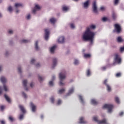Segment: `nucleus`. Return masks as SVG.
I'll return each instance as SVG.
<instances>
[{
    "instance_id": "1",
    "label": "nucleus",
    "mask_w": 124,
    "mask_h": 124,
    "mask_svg": "<svg viewBox=\"0 0 124 124\" xmlns=\"http://www.w3.org/2000/svg\"><path fill=\"white\" fill-rule=\"evenodd\" d=\"M91 29H95V26L91 25L90 28H88L85 32L83 34L82 39L84 41H90L91 43L93 42V38H94V35L95 33L94 32L91 31Z\"/></svg>"
},
{
    "instance_id": "2",
    "label": "nucleus",
    "mask_w": 124,
    "mask_h": 124,
    "mask_svg": "<svg viewBox=\"0 0 124 124\" xmlns=\"http://www.w3.org/2000/svg\"><path fill=\"white\" fill-rule=\"evenodd\" d=\"M66 72H62L59 74V78L60 80L59 85L60 86H63V85H64V83H63L62 82H63V80L65 79V78H66Z\"/></svg>"
},
{
    "instance_id": "3",
    "label": "nucleus",
    "mask_w": 124,
    "mask_h": 124,
    "mask_svg": "<svg viewBox=\"0 0 124 124\" xmlns=\"http://www.w3.org/2000/svg\"><path fill=\"white\" fill-rule=\"evenodd\" d=\"M93 120L94 122L97 123L98 124H109V123H107V120L106 119H104L102 120L99 121L96 116H94L93 117Z\"/></svg>"
},
{
    "instance_id": "4",
    "label": "nucleus",
    "mask_w": 124,
    "mask_h": 124,
    "mask_svg": "<svg viewBox=\"0 0 124 124\" xmlns=\"http://www.w3.org/2000/svg\"><path fill=\"white\" fill-rule=\"evenodd\" d=\"M114 60L115 62L117 63L120 64L122 63V58H121V56L118 53H116L114 55Z\"/></svg>"
},
{
    "instance_id": "5",
    "label": "nucleus",
    "mask_w": 124,
    "mask_h": 124,
    "mask_svg": "<svg viewBox=\"0 0 124 124\" xmlns=\"http://www.w3.org/2000/svg\"><path fill=\"white\" fill-rule=\"evenodd\" d=\"M103 108H107L108 110V113H111L112 110L113 109V108H114V106L113 105H110V104H105L103 107Z\"/></svg>"
},
{
    "instance_id": "6",
    "label": "nucleus",
    "mask_w": 124,
    "mask_h": 124,
    "mask_svg": "<svg viewBox=\"0 0 124 124\" xmlns=\"http://www.w3.org/2000/svg\"><path fill=\"white\" fill-rule=\"evenodd\" d=\"M115 29L113 30L114 32H117L119 33L122 31V29L121 28V26L118 24H115L114 25Z\"/></svg>"
},
{
    "instance_id": "7",
    "label": "nucleus",
    "mask_w": 124,
    "mask_h": 124,
    "mask_svg": "<svg viewBox=\"0 0 124 124\" xmlns=\"http://www.w3.org/2000/svg\"><path fill=\"white\" fill-rule=\"evenodd\" d=\"M93 12L94 13H97V7L96 6V2L94 1L93 5Z\"/></svg>"
},
{
    "instance_id": "8",
    "label": "nucleus",
    "mask_w": 124,
    "mask_h": 124,
    "mask_svg": "<svg viewBox=\"0 0 124 124\" xmlns=\"http://www.w3.org/2000/svg\"><path fill=\"white\" fill-rule=\"evenodd\" d=\"M45 40H47L49 36V30L48 29H46L45 30Z\"/></svg>"
},
{
    "instance_id": "9",
    "label": "nucleus",
    "mask_w": 124,
    "mask_h": 124,
    "mask_svg": "<svg viewBox=\"0 0 124 124\" xmlns=\"http://www.w3.org/2000/svg\"><path fill=\"white\" fill-rule=\"evenodd\" d=\"M65 42V38L63 36H61L58 40V42L61 44L64 43Z\"/></svg>"
},
{
    "instance_id": "10",
    "label": "nucleus",
    "mask_w": 124,
    "mask_h": 124,
    "mask_svg": "<svg viewBox=\"0 0 124 124\" xmlns=\"http://www.w3.org/2000/svg\"><path fill=\"white\" fill-rule=\"evenodd\" d=\"M27 83H28V81L27 80H23V86L25 87V89L26 91H28V88L27 87Z\"/></svg>"
},
{
    "instance_id": "11",
    "label": "nucleus",
    "mask_w": 124,
    "mask_h": 124,
    "mask_svg": "<svg viewBox=\"0 0 124 124\" xmlns=\"http://www.w3.org/2000/svg\"><path fill=\"white\" fill-rule=\"evenodd\" d=\"M57 62H58L57 59H56V58H54L53 59V65L52 66V68H55V67L57 64Z\"/></svg>"
},
{
    "instance_id": "12",
    "label": "nucleus",
    "mask_w": 124,
    "mask_h": 124,
    "mask_svg": "<svg viewBox=\"0 0 124 124\" xmlns=\"http://www.w3.org/2000/svg\"><path fill=\"white\" fill-rule=\"evenodd\" d=\"M19 108H20V110L21 111L22 113H23V114H25L26 111L23 106L19 105Z\"/></svg>"
},
{
    "instance_id": "13",
    "label": "nucleus",
    "mask_w": 124,
    "mask_h": 124,
    "mask_svg": "<svg viewBox=\"0 0 124 124\" xmlns=\"http://www.w3.org/2000/svg\"><path fill=\"white\" fill-rule=\"evenodd\" d=\"M40 9H41V8L38 5H36L35 6L34 9H33V10H32V13H35L37 11V10H39Z\"/></svg>"
},
{
    "instance_id": "14",
    "label": "nucleus",
    "mask_w": 124,
    "mask_h": 124,
    "mask_svg": "<svg viewBox=\"0 0 124 124\" xmlns=\"http://www.w3.org/2000/svg\"><path fill=\"white\" fill-rule=\"evenodd\" d=\"M30 105H31V107L32 112H35L36 106L32 102L30 103Z\"/></svg>"
},
{
    "instance_id": "15",
    "label": "nucleus",
    "mask_w": 124,
    "mask_h": 124,
    "mask_svg": "<svg viewBox=\"0 0 124 124\" xmlns=\"http://www.w3.org/2000/svg\"><path fill=\"white\" fill-rule=\"evenodd\" d=\"M0 81L2 83H5V82H7V79L5 78H4V77H1L0 78Z\"/></svg>"
},
{
    "instance_id": "16",
    "label": "nucleus",
    "mask_w": 124,
    "mask_h": 124,
    "mask_svg": "<svg viewBox=\"0 0 124 124\" xmlns=\"http://www.w3.org/2000/svg\"><path fill=\"white\" fill-rule=\"evenodd\" d=\"M84 117H80L79 124H87V122L85 121Z\"/></svg>"
},
{
    "instance_id": "17",
    "label": "nucleus",
    "mask_w": 124,
    "mask_h": 124,
    "mask_svg": "<svg viewBox=\"0 0 124 124\" xmlns=\"http://www.w3.org/2000/svg\"><path fill=\"white\" fill-rule=\"evenodd\" d=\"M57 47L56 46H54L50 48V51L51 53H54L56 48Z\"/></svg>"
},
{
    "instance_id": "18",
    "label": "nucleus",
    "mask_w": 124,
    "mask_h": 124,
    "mask_svg": "<svg viewBox=\"0 0 124 124\" xmlns=\"http://www.w3.org/2000/svg\"><path fill=\"white\" fill-rule=\"evenodd\" d=\"M4 96L5 98V99L6 100V101L8 102V103H11V99L6 94H5L4 95Z\"/></svg>"
},
{
    "instance_id": "19",
    "label": "nucleus",
    "mask_w": 124,
    "mask_h": 124,
    "mask_svg": "<svg viewBox=\"0 0 124 124\" xmlns=\"http://www.w3.org/2000/svg\"><path fill=\"white\" fill-rule=\"evenodd\" d=\"M89 3H90L89 0H88L86 2H85V3H84V8H88L89 6Z\"/></svg>"
},
{
    "instance_id": "20",
    "label": "nucleus",
    "mask_w": 124,
    "mask_h": 124,
    "mask_svg": "<svg viewBox=\"0 0 124 124\" xmlns=\"http://www.w3.org/2000/svg\"><path fill=\"white\" fill-rule=\"evenodd\" d=\"M91 103L94 105H96L98 104V102L96 101L95 99L91 100Z\"/></svg>"
},
{
    "instance_id": "21",
    "label": "nucleus",
    "mask_w": 124,
    "mask_h": 124,
    "mask_svg": "<svg viewBox=\"0 0 124 124\" xmlns=\"http://www.w3.org/2000/svg\"><path fill=\"white\" fill-rule=\"evenodd\" d=\"M15 6L16 8H18L19 7L23 6V4L21 3H16Z\"/></svg>"
},
{
    "instance_id": "22",
    "label": "nucleus",
    "mask_w": 124,
    "mask_h": 124,
    "mask_svg": "<svg viewBox=\"0 0 124 124\" xmlns=\"http://www.w3.org/2000/svg\"><path fill=\"white\" fill-rule=\"evenodd\" d=\"M35 45V48L36 50H38L39 49V47L38 46V41H36Z\"/></svg>"
},
{
    "instance_id": "23",
    "label": "nucleus",
    "mask_w": 124,
    "mask_h": 124,
    "mask_svg": "<svg viewBox=\"0 0 124 124\" xmlns=\"http://www.w3.org/2000/svg\"><path fill=\"white\" fill-rule=\"evenodd\" d=\"M74 92V88H72L71 89H70L69 90V92L67 94L70 95V94Z\"/></svg>"
},
{
    "instance_id": "24",
    "label": "nucleus",
    "mask_w": 124,
    "mask_h": 124,
    "mask_svg": "<svg viewBox=\"0 0 124 124\" xmlns=\"http://www.w3.org/2000/svg\"><path fill=\"white\" fill-rule=\"evenodd\" d=\"M8 120L10 121V122H13L14 121H15V119L12 116H9Z\"/></svg>"
},
{
    "instance_id": "25",
    "label": "nucleus",
    "mask_w": 124,
    "mask_h": 124,
    "mask_svg": "<svg viewBox=\"0 0 124 124\" xmlns=\"http://www.w3.org/2000/svg\"><path fill=\"white\" fill-rule=\"evenodd\" d=\"M86 75L87 76L89 77L91 76V70L88 69L86 71Z\"/></svg>"
},
{
    "instance_id": "26",
    "label": "nucleus",
    "mask_w": 124,
    "mask_h": 124,
    "mask_svg": "<svg viewBox=\"0 0 124 124\" xmlns=\"http://www.w3.org/2000/svg\"><path fill=\"white\" fill-rule=\"evenodd\" d=\"M79 100H80V101L82 103H84V99H83V97L82 96L79 95Z\"/></svg>"
},
{
    "instance_id": "27",
    "label": "nucleus",
    "mask_w": 124,
    "mask_h": 124,
    "mask_svg": "<svg viewBox=\"0 0 124 124\" xmlns=\"http://www.w3.org/2000/svg\"><path fill=\"white\" fill-rule=\"evenodd\" d=\"M56 21V19L53 18H51V19H50V22L51 23H52V24H54V23H55Z\"/></svg>"
},
{
    "instance_id": "28",
    "label": "nucleus",
    "mask_w": 124,
    "mask_h": 124,
    "mask_svg": "<svg viewBox=\"0 0 124 124\" xmlns=\"http://www.w3.org/2000/svg\"><path fill=\"white\" fill-rule=\"evenodd\" d=\"M106 86H107L108 91L111 92V86L108 84Z\"/></svg>"
},
{
    "instance_id": "29",
    "label": "nucleus",
    "mask_w": 124,
    "mask_h": 124,
    "mask_svg": "<svg viewBox=\"0 0 124 124\" xmlns=\"http://www.w3.org/2000/svg\"><path fill=\"white\" fill-rule=\"evenodd\" d=\"M65 91V90L64 89H62L60 90L59 91L58 93H60V94H62V93H64Z\"/></svg>"
},
{
    "instance_id": "30",
    "label": "nucleus",
    "mask_w": 124,
    "mask_h": 124,
    "mask_svg": "<svg viewBox=\"0 0 124 124\" xmlns=\"http://www.w3.org/2000/svg\"><path fill=\"white\" fill-rule=\"evenodd\" d=\"M84 57L85 58H91V54H84Z\"/></svg>"
},
{
    "instance_id": "31",
    "label": "nucleus",
    "mask_w": 124,
    "mask_h": 124,
    "mask_svg": "<svg viewBox=\"0 0 124 124\" xmlns=\"http://www.w3.org/2000/svg\"><path fill=\"white\" fill-rule=\"evenodd\" d=\"M112 18L114 20L116 19V18H117V15L115 13H112Z\"/></svg>"
},
{
    "instance_id": "32",
    "label": "nucleus",
    "mask_w": 124,
    "mask_h": 124,
    "mask_svg": "<svg viewBox=\"0 0 124 124\" xmlns=\"http://www.w3.org/2000/svg\"><path fill=\"white\" fill-rule=\"evenodd\" d=\"M115 101L117 104H120V99H119V97H115Z\"/></svg>"
},
{
    "instance_id": "33",
    "label": "nucleus",
    "mask_w": 124,
    "mask_h": 124,
    "mask_svg": "<svg viewBox=\"0 0 124 124\" xmlns=\"http://www.w3.org/2000/svg\"><path fill=\"white\" fill-rule=\"evenodd\" d=\"M117 41L118 42H123V39L121 37H118L117 38Z\"/></svg>"
},
{
    "instance_id": "34",
    "label": "nucleus",
    "mask_w": 124,
    "mask_h": 124,
    "mask_svg": "<svg viewBox=\"0 0 124 124\" xmlns=\"http://www.w3.org/2000/svg\"><path fill=\"white\" fill-rule=\"evenodd\" d=\"M20 42V43H27L29 42V41L27 40H22Z\"/></svg>"
},
{
    "instance_id": "35",
    "label": "nucleus",
    "mask_w": 124,
    "mask_h": 124,
    "mask_svg": "<svg viewBox=\"0 0 124 124\" xmlns=\"http://www.w3.org/2000/svg\"><path fill=\"white\" fill-rule=\"evenodd\" d=\"M69 9V8L68 7L66 6H64L62 8V10L63 11H66Z\"/></svg>"
},
{
    "instance_id": "36",
    "label": "nucleus",
    "mask_w": 124,
    "mask_h": 124,
    "mask_svg": "<svg viewBox=\"0 0 124 124\" xmlns=\"http://www.w3.org/2000/svg\"><path fill=\"white\" fill-rule=\"evenodd\" d=\"M3 88L5 92L8 91V88L6 85H5V84L3 85Z\"/></svg>"
},
{
    "instance_id": "37",
    "label": "nucleus",
    "mask_w": 124,
    "mask_h": 124,
    "mask_svg": "<svg viewBox=\"0 0 124 124\" xmlns=\"http://www.w3.org/2000/svg\"><path fill=\"white\" fill-rule=\"evenodd\" d=\"M38 79H39V81H40V82H41L43 80V79H44V78H42V77H41V76H39V77H38Z\"/></svg>"
},
{
    "instance_id": "38",
    "label": "nucleus",
    "mask_w": 124,
    "mask_h": 124,
    "mask_svg": "<svg viewBox=\"0 0 124 124\" xmlns=\"http://www.w3.org/2000/svg\"><path fill=\"white\" fill-rule=\"evenodd\" d=\"M50 101H51V103H54L55 98L53 97H51Z\"/></svg>"
},
{
    "instance_id": "39",
    "label": "nucleus",
    "mask_w": 124,
    "mask_h": 124,
    "mask_svg": "<svg viewBox=\"0 0 124 124\" xmlns=\"http://www.w3.org/2000/svg\"><path fill=\"white\" fill-rule=\"evenodd\" d=\"M8 10L9 12H11L13 11V8L11 6H10L8 8Z\"/></svg>"
},
{
    "instance_id": "40",
    "label": "nucleus",
    "mask_w": 124,
    "mask_h": 124,
    "mask_svg": "<svg viewBox=\"0 0 124 124\" xmlns=\"http://www.w3.org/2000/svg\"><path fill=\"white\" fill-rule=\"evenodd\" d=\"M24 118V114H21L19 116V120H22Z\"/></svg>"
},
{
    "instance_id": "41",
    "label": "nucleus",
    "mask_w": 124,
    "mask_h": 124,
    "mask_svg": "<svg viewBox=\"0 0 124 124\" xmlns=\"http://www.w3.org/2000/svg\"><path fill=\"white\" fill-rule=\"evenodd\" d=\"M79 63V61L77 60H75L74 62V64L75 65H78Z\"/></svg>"
},
{
    "instance_id": "42",
    "label": "nucleus",
    "mask_w": 124,
    "mask_h": 124,
    "mask_svg": "<svg viewBox=\"0 0 124 124\" xmlns=\"http://www.w3.org/2000/svg\"><path fill=\"white\" fill-rule=\"evenodd\" d=\"M22 95L24 98H26L27 97V95L25 93L22 92Z\"/></svg>"
},
{
    "instance_id": "43",
    "label": "nucleus",
    "mask_w": 124,
    "mask_h": 124,
    "mask_svg": "<svg viewBox=\"0 0 124 124\" xmlns=\"http://www.w3.org/2000/svg\"><path fill=\"white\" fill-rule=\"evenodd\" d=\"M35 62V60H34V59H32V60H31V64H34V63Z\"/></svg>"
},
{
    "instance_id": "44",
    "label": "nucleus",
    "mask_w": 124,
    "mask_h": 124,
    "mask_svg": "<svg viewBox=\"0 0 124 124\" xmlns=\"http://www.w3.org/2000/svg\"><path fill=\"white\" fill-rule=\"evenodd\" d=\"M70 27L73 29H75V25L74 24H71Z\"/></svg>"
},
{
    "instance_id": "45",
    "label": "nucleus",
    "mask_w": 124,
    "mask_h": 124,
    "mask_svg": "<svg viewBox=\"0 0 124 124\" xmlns=\"http://www.w3.org/2000/svg\"><path fill=\"white\" fill-rule=\"evenodd\" d=\"M49 85H50V86H53V81H49Z\"/></svg>"
},
{
    "instance_id": "46",
    "label": "nucleus",
    "mask_w": 124,
    "mask_h": 124,
    "mask_svg": "<svg viewBox=\"0 0 124 124\" xmlns=\"http://www.w3.org/2000/svg\"><path fill=\"white\" fill-rule=\"evenodd\" d=\"M18 73H22L21 67H18Z\"/></svg>"
},
{
    "instance_id": "47",
    "label": "nucleus",
    "mask_w": 124,
    "mask_h": 124,
    "mask_svg": "<svg viewBox=\"0 0 124 124\" xmlns=\"http://www.w3.org/2000/svg\"><path fill=\"white\" fill-rule=\"evenodd\" d=\"M62 103V100L61 99L58 100L57 102L58 105H60Z\"/></svg>"
},
{
    "instance_id": "48",
    "label": "nucleus",
    "mask_w": 124,
    "mask_h": 124,
    "mask_svg": "<svg viewBox=\"0 0 124 124\" xmlns=\"http://www.w3.org/2000/svg\"><path fill=\"white\" fill-rule=\"evenodd\" d=\"M107 19H108V18L107 17H103L102 18V20L104 22H105V21H107Z\"/></svg>"
},
{
    "instance_id": "49",
    "label": "nucleus",
    "mask_w": 124,
    "mask_h": 124,
    "mask_svg": "<svg viewBox=\"0 0 124 124\" xmlns=\"http://www.w3.org/2000/svg\"><path fill=\"white\" fill-rule=\"evenodd\" d=\"M100 10L102 11H103L105 10V8L103 6H102L100 8Z\"/></svg>"
},
{
    "instance_id": "50",
    "label": "nucleus",
    "mask_w": 124,
    "mask_h": 124,
    "mask_svg": "<svg viewBox=\"0 0 124 124\" xmlns=\"http://www.w3.org/2000/svg\"><path fill=\"white\" fill-rule=\"evenodd\" d=\"M0 110H4V106H1L0 107Z\"/></svg>"
},
{
    "instance_id": "51",
    "label": "nucleus",
    "mask_w": 124,
    "mask_h": 124,
    "mask_svg": "<svg viewBox=\"0 0 124 124\" xmlns=\"http://www.w3.org/2000/svg\"><path fill=\"white\" fill-rule=\"evenodd\" d=\"M104 84L105 85H106V86H107V85H108V84H107V79H106V80H104Z\"/></svg>"
},
{
    "instance_id": "52",
    "label": "nucleus",
    "mask_w": 124,
    "mask_h": 124,
    "mask_svg": "<svg viewBox=\"0 0 124 124\" xmlns=\"http://www.w3.org/2000/svg\"><path fill=\"white\" fill-rule=\"evenodd\" d=\"M116 76L117 77H121V73H118L116 74Z\"/></svg>"
},
{
    "instance_id": "53",
    "label": "nucleus",
    "mask_w": 124,
    "mask_h": 124,
    "mask_svg": "<svg viewBox=\"0 0 124 124\" xmlns=\"http://www.w3.org/2000/svg\"><path fill=\"white\" fill-rule=\"evenodd\" d=\"M31 18V15L29 14L27 16V19H30Z\"/></svg>"
},
{
    "instance_id": "54",
    "label": "nucleus",
    "mask_w": 124,
    "mask_h": 124,
    "mask_svg": "<svg viewBox=\"0 0 124 124\" xmlns=\"http://www.w3.org/2000/svg\"><path fill=\"white\" fill-rule=\"evenodd\" d=\"M0 123L1 124H5V122L3 120H2V121H0Z\"/></svg>"
},
{
    "instance_id": "55",
    "label": "nucleus",
    "mask_w": 124,
    "mask_h": 124,
    "mask_svg": "<svg viewBox=\"0 0 124 124\" xmlns=\"http://www.w3.org/2000/svg\"><path fill=\"white\" fill-rule=\"evenodd\" d=\"M119 2V0H114V4H117Z\"/></svg>"
},
{
    "instance_id": "56",
    "label": "nucleus",
    "mask_w": 124,
    "mask_h": 124,
    "mask_svg": "<svg viewBox=\"0 0 124 124\" xmlns=\"http://www.w3.org/2000/svg\"><path fill=\"white\" fill-rule=\"evenodd\" d=\"M102 70L104 71L106 70V66H103L101 68Z\"/></svg>"
},
{
    "instance_id": "57",
    "label": "nucleus",
    "mask_w": 124,
    "mask_h": 124,
    "mask_svg": "<svg viewBox=\"0 0 124 124\" xmlns=\"http://www.w3.org/2000/svg\"><path fill=\"white\" fill-rule=\"evenodd\" d=\"M8 33L10 34H12L13 33V31L12 30H10L9 31Z\"/></svg>"
},
{
    "instance_id": "58",
    "label": "nucleus",
    "mask_w": 124,
    "mask_h": 124,
    "mask_svg": "<svg viewBox=\"0 0 124 124\" xmlns=\"http://www.w3.org/2000/svg\"><path fill=\"white\" fill-rule=\"evenodd\" d=\"M34 86V84H33V82H31V84H30V86L32 88Z\"/></svg>"
},
{
    "instance_id": "59",
    "label": "nucleus",
    "mask_w": 124,
    "mask_h": 124,
    "mask_svg": "<svg viewBox=\"0 0 124 124\" xmlns=\"http://www.w3.org/2000/svg\"><path fill=\"white\" fill-rule=\"evenodd\" d=\"M123 115H124V112L123 111L119 113L120 116H123Z\"/></svg>"
},
{
    "instance_id": "60",
    "label": "nucleus",
    "mask_w": 124,
    "mask_h": 124,
    "mask_svg": "<svg viewBox=\"0 0 124 124\" xmlns=\"http://www.w3.org/2000/svg\"><path fill=\"white\" fill-rule=\"evenodd\" d=\"M2 93V88L1 87H0V94Z\"/></svg>"
},
{
    "instance_id": "61",
    "label": "nucleus",
    "mask_w": 124,
    "mask_h": 124,
    "mask_svg": "<svg viewBox=\"0 0 124 124\" xmlns=\"http://www.w3.org/2000/svg\"><path fill=\"white\" fill-rule=\"evenodd\" d=\"M55 79V76H53L52 78V80H54Z\"/></svg>"
},
{
    "instance_id": "62",
    "label": "nucleus",
    "mask_w": 124,
    "mask_h": 124,
    "mask_svg": "<svg viewBox=\"0 0 124 124\" xmlns=\"http://www.w3.org/2000/svg\"><path fill=\"white\" fill-rule=\"evenodd\" d=\"M36 67H39L40 66V64L39 63H37L36 65Z\"/></svg>"
},
{
    "instance_id": "63",
    "label": "nucleus",
    "mask_w": 124,
    "mask_h": 124,
    "mask_svg": "<svg viewBox=\"0 0 124 124\" xmlns=\"http://www.w3.org/2000/svg\"><path fill=\"white\" fill-rule=\"evenodd\" d=\"M41 119H43L44 118V115H41Z\"/></svg>"
},
{
    "instance_id": "64",
    "label": "nucleus",
    "mask_w": 124,
    "mask_h": 124,
    "mask_svg": "<svg viewBox=\"0 0 124 124\" xmlns=\"http://www.w3.org/2000/svg\"><path fill=\"white\" fill-rule=\"evenodd\" d=\"M8 52H6L5 53V56H7V55H8Z\"/></svg>"
}]
</instances>
